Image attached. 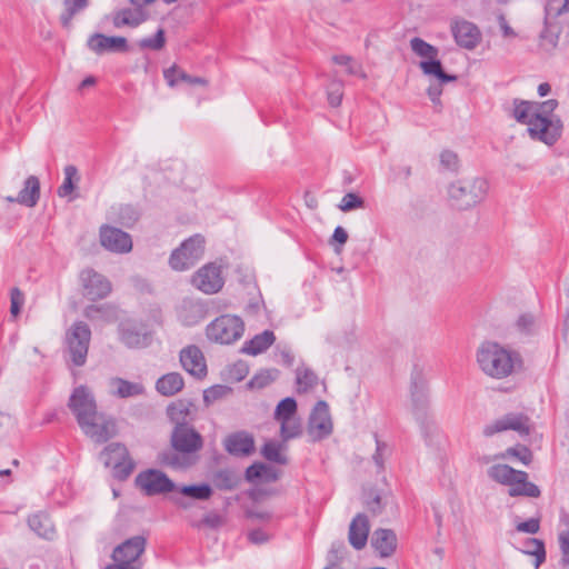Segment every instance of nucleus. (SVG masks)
<instances>
[{"mask_svg":"<svg viewBox=\"0 0 569 569\" xmlns=\"http://www.w3.org/2000/svg\"><path fill=\"white\" fill-rule=\"evenodd\" d=\"M224 450L232 457L249 456V432L246 430L229 433L222 441Z\"/></svg>","mask_w":569,"mask_h":569,"instance_id":"7c9ffc66","label":"nucleus"},{"mask_svg":"<svg viewBox=\"0 0 569 569\" xmlns=\"http://www.w3.org/2000/svg\"><path fill=\"white\" fill-rule=\"evenodd\" d=\"M366 207V200L357 192L346 193L340 203L338 204L339 210L342 212H350L356 209H363Z\"/></svg>","mask_w":569,"mask_h":569,"instance_id":"6e6d98bb","label":"nucleus"},{"mask_svg":"<svg viewBox=\"0 0 569 569\" xmlns=\"http://www.w3.org/2000/svg\"><path fill=\"white\" fill-rule=\"evenodd\" d=\"M287 448L288 446L281 439L280 441L268 439L261 446L260 455L266 462L276 466H287L289 465V458L286 455Z\"/></svg>","mask_w":569,"mask_h":569,"instance_id":"c85d7f7f","label":"nucleus"},{"mask_svg":"<svg viewBox=\"0 0 569 569\" xmlns=\"http://www.w3.org/2000/svg\"><path fill=\"white\" fill-rule=\"evenodd\" d=\"M249 373V366L243 360H238L230 365L227 369V379L231 382H239L243 380Z\"/></svg>","mask_w":569,"mask_h":569,"instance_id":"052dcab7","label":"nucleus"},{"mask_svg":"<svg viewBox=\"0 0 569 569\" xmlns=\"http://www.w3.org/2000/svg\"><path fill=\"white\" fill-rule=\"evenodd\" d=\"M148 19L149 13L146 9H138L137 7H133L132 9L123 8L114 12L112 21L116 28H121L123 26L136 28Z\"/></svg>","mask_w":569,"mask_h":569,"instance_id":"2f4dec72","label":"nucleus"},{"mask_svg":"<svg viewBox=\"0 0 569 569\" xmlns=\"http://www.w3.org/2000/svg\"><path fill=\"white\" fill-rule=\"evenodd\" d=\"M180 363L191 376L203 379L207 376V363L201 349L196 345H189L180 351Z\"/></svg>","mask_w":569,"mask_h":569,"instance_id":"4be33fe9","label":"nucleus"},{"mask_svg":"<svg viewBox=\"0 0 569 569\" xmlns=\"http://www.w3.org/2000/svg\"><path fill=\"white\" fill-rule=\"evenodd\" d=\"M147 546V538L142 535L131 537L120 545H118L112 553V560H128L133 563H141L139 558L144 552Z\"/></svg>","mask_w":569,"mask_h":569,"instance_id":"5701e85b","label":"nucleus"},{"mask_svg":"<svg viewBox=\"0 0 569 569\" xmlns=\"http://www.w3.org/2000/svg\"><path fill=\"white\" fill-rule=\"evenodd\" d=\"M282 470L266 461L251 462V485H269L282 477Z\"/></svg>","mask_w":569,"mask_h":569,"instance_id":"cd10ccee","label":"nucleus"},{"mask_svg":"<svg viewBox=\"0 0 569 569\" xmlns=\"http://www.w3.org/2000/svg\"><path fill=\"white\" fill-rule=\"evenodd\" d=\"M179 492L184 497L196 500H208L212 496L213 490L209 483L202 482L182 486Z\"/></svg>","mask_w":569,"mask_h":569,"instance_id":"37998d69","label":"nucleus"},{"mask_svg":"<svg viewBox=\"0 0 569 569\" xmlns=\"http://www.w3.org/2000/svg\"><path fill=\"white\" fill-rule=\"evenodd\" d=\"M100 242L102 247L112 252L126 253L132 249L130 234L111 226L101 227Z\"/></svg>","mask_w":569,"mask_h":569,"instance_id":"aec40b11","label":"nucleus"},{"mask_svg":"<svg viewBox=\"0 0 569 569\" xmlns=\"http://www.w3.org/2000/svg\"><path fill=\"white\" fill-rule=\"evenodd\" d=\"M298 402L293 397L282 398L276 406L273 418L279 423L287 422L297 417Z\"/></svg>","mask_w":569,"mask_h":569,"instance_id":"4c0bfd02","label":"nucleus"},{"mask_svg":"<svg viewBox=\"0 0 569 569\" xmlns=\"http://www.w3.org/2000/svg\"><path fill=\"white\" fill-rule=\"evenodd\" d=\"M119 337L128 348L147 347L151 339L148 326L137 321H124L119 325Z\"/></svg>","mask_w":569,"mask_h":569,"instance_id":"6ab92c4d","label":"nucleus"},{"mask_svg":"<svg viewBox=\"0 0 569 569\" xmlns=\"http://www.w3.org/2000/svg\"><path fill=\"white\" fill-rule=\"evenodd\" d=\"M540 523H541V516L538 515L537 517H531L525 521H518L516 523V530L518 532L536 535L540 530Z\"/></svg>","mask_w":569,"mask_h":569,"instance_id":"338daca9","label":"nucleus"},{"mask_svg":"<svg viewBox=\"0 0 569 569\" xmlns=\"http://www.w3.org/2000/svg\"><path fill=\"white\" fill-rule=\"evenodd\" d=\"M278 529L263 526L251 525V545H264L270 542Z\"/></svg>","mask_w":569,"mask_h":569,"instance_id":"864d4df0","label":"nucleus"},{"mask_svg":"<svg viewBox=\"0 0 569 569\" xmlns=\"http://www.w3.org/2000/svg\"><path fill=\"white\" fill-rule=\"evenodd\" d=\"M211 481L218 490L231 491L240 486L242 475L234 468H222L212 472Z\"/></svg>","mask_w":569,"mask_h":569,"instance_id":"c756f323","label":"nucleus"},{"mask_svg":"<svg viewBox=\"0 0 569 569\" xmlns=\"http://www.w3.org/2000/svg\"><path fill=\"white\" fill-rule=\"evenodd\" d=\"M184 386L183 377L179 372H169L161 376L156 382V390L166 397L177 395Z\"/></svg>","mask_w":569,"mask_h":569,"instance_id":"f704fd0d","label":"nucleus"},{"mask_svg":"<svg viewBox=\"0 0 569 569\" xmlns=\"http://www.w3.org/2000/svg\"><path fill=\"white\" fill-rule=\"evenodd\" d=\"M206 240L197 233L176 248L169 257V266L174 271H184L192 268L204 253Z\"/></svg>","mask_w":569,"mask_h":569,"instance_id":"0eeeda50","label":"nucleus"},{"mask_svg":"<svg viewBox=\"0 0 569 569\" xmlns=\"http://www.w3.org/2000/svg\"><path fill=\"white\" fill-rule=\"evenodd\" d=\"M297 392L303 393L315 388L318 383V377L310 368H306L303 371L297 369L296 377Z\"/></svg>","mask_w":569,"mask_h":569,"instance_id":"de8ad7c7","label":"nucleus"},{"mask_svg":"<svg viewBox=\"0 0 569 569\" xmlns=\"http://www.w3.org/2000/svg\"><path fill=\"white\" fill-rule=\"evenodd\" d=\"M411 412L413 417H425L431 413L429 400V387L422 369L415 365L410 378Z\"/></svg>","mask_w":569,"mask_h":569,"instance_id":"9d476101","label":"nucleus"},{"mask_svg":"<svg viewBox=\"0 0 569 569\" xmlns=\"http://www.w3.org/2000/svg\"><path fill=\"white\" fill-rule=\"evenodd\" d=\"M513 457L521 461L523 465L529 466L533 460V453L529 447L526 445L517 443L513 447H509L506 449L503 453L497 455L496 459H503L506 457Z\"/></svg>","mask_w":569,"mask_h":569,"instance_id":"a18cd8bd","label":"nucleus"},{"mask_svg":"<svg viewBox=\"0 0 569 569\" xmlns=\"http://www.w3.org/2000/svg\"><path fill=\"white\" fill-rule=\"evenodd\" d=\"M276 341V335L272 330L266 329L263 332L251 337V356L256 357L263 353Z\"/></svg>","mask_w":569,"mask_h":569,"instance_id":"ea45409f","label":"nucleus"},{"mask_svg":"<svg viewBox=\"0 0 569 569\" xmlns=\"http://www.w3.org/2000/svg\"><path fill=\"white\" fill-rule=\"evenodd\" d=\"M346 552V545L342 540H337L331 543V547L328 551L327 559H328V566H326L323 569H335L337 568L342 559L343 553Z\"/></svg>","mask_w":569,"mask_h":569,"instance_id":"4d7b16f0","label":"nucleus"},{"mask_svg":"<svg viewBox=\"0 0 569 569\" xmlns=\"http://www.w3.org/2000/svg\"><path fill=\"white\" fill-rule=\"evenodd\" d=\"M569 11V0H547L545 6V20L557 19Z\"/></svg>","mask_w":569,"mask_h":569,"instance_id":"13d9d810","label":"nucleus"},{"mask_svg":"<svg viewBox=\"0 0 569 569\" xmlns=\"http://www.w3.org/2000/svg\"><path fill=\"white\" fill-rule=\"evenodd\" d=\"M83 316L88 320H110L116 316V308L112 305H89L83 310Z\"/></svg>","mask_w":569,"mask_h":569,"instance_id":"a19ab883","label":"nucleus"},{"mask_svg":"<svg viewBox=\"0 0 569 569\" xmlns=\"http://www.w3.org/2000/svg\"><path fill=\"white\" fill-rule=\"evenodd\" d=\"M512 117L518 123L530 126L533 121V111L536 110V101L522 100L515 98L512 101Z\"/></svg>","mask_w":569,"mask_h":569,"instance_id":"c9c22d12","label":"nucleus"},{"mask_svg":"<svg viewBox=\"0 0 569 569\" xmlns=\"http://www.w3.org/2000/svg\"><path fill=\"white\" fill-rule=\"evenodd\" d=\"M193 403L186 399H179L167 407V416L174 427L191 426L189 420L191 419V408Z\"/></svg>","mask_w":569,"mask_h":569,"instance_id":"473e14b6","label":"nucleus"},{"mask_svg":"<svg viewBox=\"0 0 569 569\" xmlns=\"http://www.w3.org/2000/svg\"><path fill=\"white\" fill-rule=\"evenodd\" d=\"M280 370L277 368H268L259 370L251 378V389H263L274 382L280 377Z\"/></svg>","mask_w":569,"mask_h":569,"instance_id":"c03bdc74","label":"nucleus"},{"mask_svg":"<svg viewBox=\"0 0 569 569\" xmlns=\"http://www.w3.org/2000/svg\"><path fill=\"white\" fill-rule=\"evenodd\" d=\"M88 48L96 54H102L106 51L127 52L129 50L128 41L124 37H108L102 33H93L87 41Z\"/></svg>","mask_w":569,"mask_h":569,"instance_id":"b1692460","label":"nucleus"},{"mask_svg":"<svg viewBox=\"0 0 569 569\" xmlns=\"http://www.w3.org/2000/svg\"><path fill=\"white\" fill-rule=\"evenodd\" d=\"M64 180L62 184L58 188L57 193L59 197L64 198L73 192L76 189L77 182L80 180L78 169L73 164H68L64 167Z\"/></svg>","mask_w":569,"mask_h":569,"instance_id":"79ce46f5","label":"nucleus"},{"mask_svg":"<svg viewBox=\"0 0 569 569\" xmlns=\"http://www.w3.org/2000/svg\"><path fill=\"white\" fill-rule=\"evenodd\" d=\"M100 458L107 468L112 469V477L119 481L127 480L136 467L127 447L121 442L109 443L101 451Z\"/></svg>","mask_w":569,"mask_h":569,"instance_id":"6e6552de","label":"nucleus"},{"mask_svg":"<svg viewBox=\"0 0 569 569\" xmlns=\"http://www.w3.org/2000/svg\"><path fill=\"white\" fill-rule=\"evenodd\" d=\"M439 161L441 170H447L451 172H457L460 166L458 154L450 149H445L440 152Z\"/></svg>","mask_w":569,"mask_h":569,"instance_id":"680f3d73","label":"nucleus"},{"mask_svg":"<svg viewBox=\"0 0 569 569\" xmlns=\"http://www.w3.org/2000/svg\"><path fill=\"white\" fill-rule=\"evenodd\" d=\"M134 485L147 497L168 493L176 489V483L158 469H147L139 472L134 479Z\"/></svg>","mask_w":569,"mask_h":569,"instance_id":"4468645a","label":"nucleus"},{"mask_svg":"<svg viewBox=\"0 0 569 569\" xmlns=\"http://www.w3.org/2000/svg\"><path fill=\"white\" fill-rule=\"evenodd\" d=\"M79 281L82 295L90 301L107 298L112 291L111 281L93 268H84L80 271Z\"/></svg>","mask_w":569,"mask_h":569,"instance_id":"ddd939ff","label":"nucleus"},{"mask_svg":"<svg viewBox=\"0 0 569 569\" xmlns=\"http://www.w3.org/2000/svg\"><path fill=\"white\" fill-rule=\"evenodd\" d=\"M518 550L526 556L533 557L535 569H539L547 560L546 543L542 539L526 538L522 541V547L518 548Z\"/></svg>","mask_w":569,"mask_h":569,"instance_id":"72a5a7b5","label":"nucleus"},{"mask_svg":"<svg viewBox=\"0 0 569 569\" xmlns=\"http://www.w3.org/2000/svg\"><path fill=\"white\" fill-rule=\"evenodd\" d=\"M279 529V518L269 510H257L251 506V525Z\"/></svg>","mask_w":569,"mask_h":569,"instance_id":"603ef678","label":"nucleus"},{"mask_svg":"<svg viewBox=\"0 0 569 569\" xmlns=\"http://www.w3.org/2000/svg\"><path fill=\"white\" fill-rule=\"evenodd\" d=\"M89 6V0H63L64 10L60 14L62 28L69 30L72 27V19L76 14Z\"/></svg>","mask_w":569,"mask_h":569,"instance_id":"e433bc0d","label":"nucleus"},{"mask_svg":"<svg viewBox=\"0 0 569 569\" xmlns=\"http://www.w3.org/2000/svg\"><path fill=\"white\" fill-rule=\"evenodd\" d=\"M190 283L204 295L220 292L224 286L222 267L217 262L203 264L192 274Z\"/></svg>","mask_w":569,"mask_h":569,"instance_id":"f8f14e48","label":"nucleus"},{"mask_svg":"<svg viewBox=\"0 0 569 569\" xmlns=\"http://www.w3.org/2000/svg\"><path fill=\"white\" fill-rule=\"evenodd\" d=\"M262 485H251V506L261 503L272 497L282 495V488H266Z\"/></svg>","mask_w":569,"mask_h":569,"instance_id":"8fccbe9b","label":"nucleus"},{"mask_svg":"<svg viewBox=\"0 0 569 569\" xmlns=\"http://www.w3.org/2000/svg\"><path fill=\"white\" fill-rule=\"evenodd\" d=\"M487 473L491 480L509 486L508 495L510 497L539 498L541 496L540 488L529 481V476L523 470H517L509 465L497 463L491 466Z\"/></svg>","mask_w":569,"mask_h":569,"instance_id":"7ed1b4c3","label":"nucleus"},{"mask_svg":"<svg viewBox=\"0 0 569 569\" xmlns=\"http://www.w3.org/2000/svg\"><path fill=\"white\" fill-rule=\"evenodd\" d=\"M451 32L456 43L460 48L475 49L481 41V31L477 24L468 20L455 21Z\"/></svg>","mask_w":569,"mask_h":569,"instance_id":"412c9836","label":"nucleus"},{"mask_svg":"<svg viewBox=\"0 0 569 569\" xmlns=\"http://www.w3.org/2000/svg\"><path fill=\"white\" fill-rule=\"evenodd\" d=\"M332 421L329 412V405L325 400H318L310 413L308 430L316 431L313 441L322 440L332 433Z\"/></svg>","mask_w":569,"mask_h":569,"instance_id":"a211bd4d","label":"nucleus"},{"mask_svg":"<svg viewBox=\"0 0 569 569\" xmlns=\"http://www.w3.org/2000/svg\"><path fill=\"white\" fill-rule=\"evenodd\" d=\"M40 199V180L37 176H29L23 183V188L19 191L17 197L8 196V202H17L21 206L33 208Z\"/></svg>","mask_w":569,"mask_h":569,"instance_id":"bb28decb","label":"nucleus"},{"mask_svg":"<svg viewBox=\"0 0 569 569\" xmlns=\"http://www.w3.org/2000/svg\"><path fill=\"white\" fill-rule=\"evenodd\" d=\"M303 429L301 425V419L293 418L291 420H287V422L280 423V439L287 445L291 439H296L302 436Z\"/></svg>","mask_w":569,"mask_h":569,"instance_id":"49530a36","label":"nucleus"},{"mask_svg":"<svg viewBox=\"0 0 569 569\" xmlns=\"http://www.w3.org/2000/svg\"><path fill=\"white\" fill-rule=\"evenodd\" d=\"M563 122L560 117H545L533 113V121L527 128L528 136L548 147L555 146L562 136Z\"/></svg>","mask_w":569,"mask_h":569,"instance_id":"1a4fd4ad","label":"nucleus"},{"mask_svg":"<svg viewBox=\"0 0 569 569\" xmlns=\"http://www.w3.org/2000/svg\"><path fill=\"white\" fill-rule=\"evenodd\" d=\"M488 189V181L480 177L453 181L448 187L450 206L459 211L469 210L486 198Z\"/></svg>","mask_w":569,"mask_h":569,"instance_id":"20e7f679","label":"nucleus"},{"mask_svg":"<svg viewBox=\"0 0 569 569\" xmlns=\"http://www.w3.org/2000/svg\"><path fill=\"white\" fill-rule=\"evenodd\" d=\"M411 50L422 58L419 62V68L426 76L437 79L440 84L456 82L457 74H451L445 71L441 60L438 58L439 49L419 37H413L410 40Z\"/></svg>","mask_w":569,"mask_h":569,"instance_id":"39448f33","label":"nucleus"},{"mask_svg":"<svg viewBox=\"0 0 569 569\" xmlns=\"http://www.w3.org/2000/svg\"><path fill=\"white\" fill-rule=\"evenodd\" d=\"M371 546L381 558H389L397 550V535L392 529L378 528L372 533Z\"/></svg>","mask_w":569,"mask_h":569,"instance_id":"a878e982","label":"nucleus"},{"mask_svg":"<svg viewBox=\"0 0 569 569\" xmlns=\"http://www.w3.org/2000/svg\"><path fill=\"white\" fill-rule=\"evenodd\" d=\"M68 407L74 415L78 425L99 413L93 395L86 386L76 387L69 398Z\"/></svg>","mask_w":569,"mask_h":569,"instance_id":"dca6fc26","label":"nucleus"},{"mask_svg":"<svg viewBox=\"0 0 569 569\" xmlns=\"http://www.w3.org/2000/svg\"><path fill=\"white\" fill-rule=\"evenodd\" d=\"M244 322L238 316L222 315L206 328L207 338L220 345H231L242 337Z\"/></svg>","mask_w":569,"mask_h":569,"instance_id":"423d86ee","label":"nucleus"},{"mask_svg":"<svg viewBox=\"0 0 569 569\" xmlns=\"http://www.w3.org/2000/svg\"><path fill=\"white\" fill-rule=\"evenodd\" d=\"M417 423L419 425L420 432L426 445H430L433 435L437 432L438 427L432 413L425 415V417H416Z\"/></svg>","mask_w":569,"mask_h":569,"instance_id":"3c124183","label":"nucleus"},{"mask_svg":"<svg viewBox=\"0 0 569 569\" xmlns=\"http://www.w3.org/2000/svg\"><path fill=\"white\" fill-rule=\"evenodd\" d=\"M370 532V522L366 513H358L349 525L348 540L356 550H362Z\"/></svg>","mask_w":569,"mask_h":569,"instance_id":"393cba45","label":"nucleus"},{"mask_svg":"<svg viewBox=\"0 0 569 569\" xmlns=\"http://www.w3.org/2000/svg\"><path fill=\"white\" fill-rule=\"evenodd\" d=\"M560 32L561 28L557 23L543 19V29L539 34L540 46L547 51L555 50L558 46Z\"/></svg>","mask_w":569,"mask_h":569,"instance_id":"58836bf2","label":"nucleus"},{"mask_svg":"<svg viewBox=\"0 0 569 569\" xmlns=\"http://www.w3.org/2000/svg\"><path fill=\"white\" fill-rule=\"evenodd\" d=\"M139 219L138 211L130 204L120 207L119 209V221L126 227L132 226Z\"/></svg>","mask_w":569,"mask_h":569,"instance_id":"774afa93","label":"nucleus"},{"mask_svg":"<svg viewBox=\"0 0 569 569\" xmlns=\"http://www.w3.org/2000/svg\"><path fill=\"white\" fill-rule=\"evenodd\" d=\"M90 339L91 330L83 321L74 322L67 332L68 349L74 366L81 367L86 363Z\"/></svg>","mask_w":569,"mask_h":569,"instance_id":"9b49d317","label":"nucleus"},{"mask_svg":"<svg viewBox=\"0 0 569 569\" xmlns=\"http://www.w3.org/2000/svg\"><path fill=\"white\" fill-rule=\"evenodd\" d=\"M171 448L158 453V462L176 470L188 469L194 463L192 455L203 446L202 436L192 427H174L170 437Z\"/></svg>","mask_w":569,"mask_h":569,"instance_id":"f03ea898","label":"nucleus"},{"mask_svg":"<svg viewBox=\"0 0 569 569\" xmlns=\"http://www.w3.org/2000/svg\"><path fill=\"white\" fill-rule=\"evenodd\" d=\"M79 427L87 437L97 443H104L117 435L114 419L104 412H99L94 417L82 421Z\"/></svg>","mask_w":569,"mask_h":569,"instance_id":"2eb2a0df","label":"nucleus"},{"mask_svg":"<svg viewBox=\"0 0 569 569\" xmlns=\"http://www.w3.org/2000/svg\"><path fill=\"white\" fill-rule=\"evenodd\" d=\"M232 392V389L223 385H214L203 391V402L207 407Z\"/></svg>","mask_w":569,"mask_h":569,"instance_id":"bf43d9fd","label":"nucleus"},{"mask_svg":"<svg viewBox=\"0 0 569 569\" xmlns=\"http://www.w3.org/2000/svg\"><path fill=\"white\" fill-rule=\"evenodd\" d=\"M348 238L349 236L347 230L341 226H337L329 239V244L333 248L336 253H340L343 249V246L347 243Z\"/></svg>","mask_w":569,"mask_h":569,"instance_id":"69168bd1","label":"nucleus"},{"mask_svg":"<svg viewBox=\"0 0 569 569\" xmlns=\"http://www.w3.org/2000/svg\"><path fill=\"white\" fill-rule=\"evenodd\" d=\"M224 523L223 517L217 511H210L206 513L202 519L194 522L192 526L200 529L202 527L210 529H218Z\"/></svg>","mask_w":569,"mask_h":569,"instance_id":"0e129e2a","label":"nucleus"},{"mask_svg":"<svg viewBox=\"0 0 569 569\" xmlns=\"http://www.w3.org/2000/svg\"><path fill=\"white\" fill-rule=\"evenodd\" d=\"M530 421V417L523 412H509L502 418L495 420L491 425L486 426L483 433L490 437L498 432L512 430L520 436H529L531 433Z\"/></svg>","mask_w":569,"mask_h":569,"instance_id":"f3484780","label":"nucleus"},{"mask_svg":"<svg viewBox=\"0 0 569 569\" xmlns=\"http://www.w3.org/2000/svg\"><path fill=\"white\" fill-rule=\"evenodd\" d=\"M476 358L480 370L493 379H505L525 370L522 356L516 350L505 348L497 341H482L478 347Z\"/></svg>","mask_w":569,"mask_h":569,"instance_id":"f257e3e1","label":"nucleus"},{"mask_svg":"<svg viewBox=\"0 0 569 569\" xmlns=\"http://www.w3.org/2000/svg\"><path fill=\"white\" fill-rule=\"evenodd\" d=\"M166 46V31L159 28L152 37L142 38L138 41L141 50L160 51Z\"/></svg>","mask_w":569,"mask_h":569,"instance_id":"09e8293b","label":"nucleus"},{"mask_svg":"<svg viewBox=\"0 0 569 569\" xmlns=\"http://www.w3.org/2000/svg\"><path fill=\"white\" fill-rule=\"evenodd\" d=\"M29 527L41 537H47L49 532V519L46 515L36 513L28 518Z\"/></svg>","mask_w":569,"mask_h":569,"instance_id":"e2e57ef3","label":"nucleus"},{"mask_svg":"<svg viewBox=\"0 0 569 569\" xmlns=\"http://www.w3.org/2000/svg\"><path fill=\"white\" fill-rule=\"evenodd\" d=\"M116 383L118 386L116 395L119 398L134 397L143 392V387L140 383L131 382L122 378H117Z\"/></svg>","mask_w":569,"mask_h":569,"instance_id":"5fc2aeb1","label":"nucleus"}]
</instances>
